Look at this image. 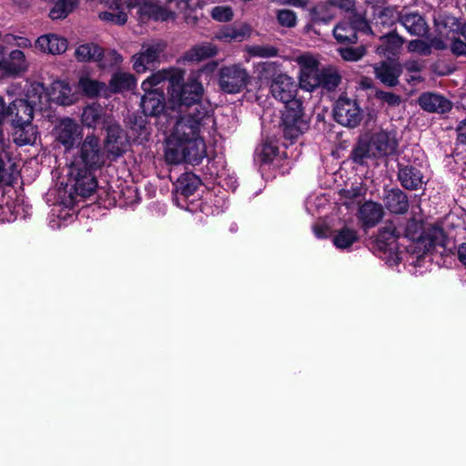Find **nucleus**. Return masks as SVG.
<instances>
[{
	"mask_svg": "<svg viewBox=\"0 0 466 466\" xmlns=\"http://www.w3.org/2000/svg\"><path fill=\"white\" fill-rule=\"evenodd\" d=\"M177 74L172 87H167V104L179 112L192 109L177 120L167 139L165 159L169 164L198 165L207 156L200 132L213 118L209 107L202 102L205 89L198 76L191 75L184 82V71L180 69Z\"/></svg>",
	"mask_w": 466,
	"mask_h": 466,
	"instance_id": "1",
	"label": "nucleus"
},
{
	"mask_svg": "<svg viewBox=\"0 0 466 466\" xmlns=\"http://www.w3.org/2000/svg\"><path fill=\"white\" fill-rule=\"evenodd\" d=\"M370 235L365 239L368 248L390 266L398 265L403 256L410 264L420 266V259L428 253L441 256L453 254L457 249L451 235Z\"/></svg>",
	"mask_w": 466,
	"mask_h": 466,
	"instance_id": "2",
	"label": "nucleus"
},
{
	"mask_svg": "<svg viewBox=\"0 0 466 466\" xmlns=\"http://www.w3.org/2000/svg\"><path fill=\"white\" fill-rule=\"evenodd\" d=\"M260 79L274 76L270 84L272 96L285 105L282 113V131L286 139L292 143L309 128V123L302 117V102L296 97L297 85L286 74L275 76L279 70L276 62H265L258 66Z\"/></svg>",
	"mask_w": 466,
	"mask_h": 466,
	"instance_id": "3",
	"label": "nucleus"
},
{
	"mask_svg": "<svg viewBox=\"0 0 466 466\" xmlns=\"http://www.w3.org/2000/svg\"><path fill=\"white\" fill-rule=\"evenodd\" d=\"M106 158L99 138L87 135L69 166V181L76 195L88 198L95 192L97 187L95 171L106 165Z\"/></svg>",
	"mask_w": 466,
	"mask_h": 466,
	"instance_id": "4",
	"label": "nucleus"
},
{
	"mask_svg": "<svg viewBox=\"0 0 466 466\" xmlns=\"http://www.w3.org/2000/svg\"><path fill=\"white\" fill-rule=\"evenodd\" d=\"M398 140L395 133L386 130L374 132L361 137L351 151V159L363 165L368 158L390 156L397 151Z\"/></svg>",
	"mask_w": 466,
	"mask_h": 466,
	"instance_id": "5",
	"label": "nucleus"
},
{
	"mask_svg": "<svg viewBox=\"0 0 466 466\" xmlns=\"http://www.w3.org/2000/svg\"><path fill=\"white\" fill-rule=\"evenodd\" d=\"M380 24L393 25L396 22L407 30L411 35L423 36L429 31V25L425 18L418 12L402 9L400 12L393 8H384L380 13Z\"/></svg>",
	"mask_w": 466,
	"mask_h": 466,
	"instance_id": "6",
	"label": "nucleus"
},
{
	"mask_svg": "<svg viewBox=\"0 0 466 466\" xmlns=\"http://www.w3.org/2000/svg\"><path fill=\"white\" fill-rule=\"evenodd\" d=\"M218 86L226 94H238L249 83V74L241 64L223 66L218 74Z\"/></svg>",
	"mask_w": 466,
	"mask_h": 466,
	"instance_id": "7",
	"label": "nucleus"
},
{
	"mask_svg": "<svg viewBox=\"0 0 466 466\" xmlns=\"http://www.w3.org/2000/svg\"><path fill=\"white\" fill-rule=\"evenodd\" d=\"M460 228L461 219L454 214H449L441 221L433 224L421 218H413L408 223L405 233H450Z\"/></svg>",
	"mask_w": 466,
	"mask_h": 466,
	"instance_id": "8",
	"label": "nucleus"
},
{
	"mask_svg": "<svg viewBox=\"0 0 466 466\" xmlns=\"http://www.w3.org/2000/svg\"><path fill=\"white\" fill-rule=\"evenodd\" d=\"M333 112L338 123L350 127H357L362 118L361 110L356 100L346 96H340L336 101Z\"/></svg>",
	"mask_w": 466,
	"mask_h": 466,
	"instance_id": "9",
	"label": "nucleus"
},
{
	"mask_svg": "<svg viewBox=\"0 0 466 466\" xmlns=\"http://www.w3.org/2000/svg\"><path fill=\"white\" fill-rule=\"evenodd\" d=\"M166 49V43L160 40L142 46L141 51L133 56V67L137 73H144L159 60Z\"/></svg>",
	"mask_w": 466,
	"mask_h": 466,
	"instance_id": "10",
	"label": "nucleus"
},
{
	"mask_svg": "<svg viewBox=\"0 0 466 466\" xmlns=\"http://www.w3.org/2000/svg\"><path fill=\"white\" fill-rule=\"evenodd\" d=\"M105 128L106 130V137L105 139L106 157L110 160H116L126 151L127 140L125 132L114 120L108 122Z\"/></svg>",
	"mask_w": 466,
	"mask_h": 466,
	"instance_id": "11",
	"label": "nucleus"
},
{
	"mask_svg": "<svg viewBox=\"0 0 466 466\" xmlns=\"http://www.w3.org/2000/svg\"><path fill=\"white\" fill-rule=\"evenodd\" d=\"M53 134L66 150L72 148L81 136L78 125L69 117L60 119L55 126Z\"/></svg>",
	"mask_w": 466,
	"mask_h": 466,
	"instance_id": "12",
	"label": "nucleus"
},
{
	"mask_svg": "<svg viewBox=\"0 0 466 466\" xmlns=\"http://www.w3.org/2000/svg\"><path fill=\"white\" fill-rule=\"evenodd\" d=\"M25 55L19 49L12 50L7 58L0 53V70L6 76H16L28 69Z\"/></svg>",
	"mask_w": 466,
	"mask_h": 466,
	"instance_id": "13",
	"label": "nucleus"
},
{
	"mask_svg": "<svg viewBox=\"0 0 466 466\" xmlns=\"http://www.w3.org/2000/svg\"><path fill=\"white\" fill-rule=\"evenodd\" d=\"M179 70V68L170 67L153 73L142 82L141 87L143 91H154L156 89L163 91L162 86L166 82H168V87H172L175 77L178 75Z\"/></svg>",
	"mask_w": 466,
	"mask_h": 466,
	"instance_id": "14",
	"label": "nucleus"
},
{
	"mask_svg": "<svg viewBox=\"0 0 466 466\" xmlns=\"http://www.w3.org/2000/svg\"><path fill=\"white\" fill-rule=\"evenodd\" d=\"M35 47L45 54L60 55L67 49V40L56 34H46L35 42Z\"/></svg>",
	"mask_w": 466,
	"mask_h": 466,
	"instance_id": "15",
	"label": "nucleus"
},
{
	"mask_svg": "<svg viewBox=\"0 0 466 466\" xmlns=\"http://www.w3.org/2000/svg\"><path fill=\"white\" fill-rule=\"evenodd\" d=\"M366 21L358 19L353 24L349 22H341L333 29V35L339 43L354 44L358 40L357 29L364 30L368 28Z\"/></svg>",
	"mask_w": 466,
	"mask_h": 466,
	"instance_id": "16",
	"label": "nucleus"
},
{
	"mask_svg": "<svg viewBox=\"0 0 466 466\" xmlns=\"http://www.w3.org/2000/svg\"><path fill=\"white\" fill-rule=\"evenodd\" d=\"M143 113L146 116H159L166 107V99L163 91H144L140 103Z\"/></svg>",
	"mask_w": 466,
	"mask_h": 466,
	"instance_id": "17",
	"label": "nucleus"
},
{
	"mask_svg": "<svg viewBox=\"0 0 466 466\" xmlns=\"http://www.w3.org/2000/svg\"><path fill=\"white\" fill-rule=\"evenodd\" d=\"M420 106L427 112L443 114L451 109V103L436 93H423L418 99Z\"/></svg>",
	"mask_w": 466,
	"mask_h": 466,
	"instance_id": "18",
	"label": "nucleus"
},
{
	"mask_svg": "<svg viewBox=\"0 0 466 466\" xmlns=\"http://www.w3.org/2000/svg\"><path fill=\"white\" fill-rule=\"evenodd\" d=\"M383 215L382 206L373 201H366L359 208L358 218L365 228L376 226Z\"/></svg>",
	"mask_w": 466,
	"mask_h": 466,
	"instance_id": "19",
	"label": "nucleus"
},
{
	"mask_svg": "<svg viewBox=\"0 0 466 466\" xmlns=\"http://www.w3.org/2000/svg\"><path fill=\"white\" fill-rule=\"evenodd\" d=\"M200 185V179L191 172L182 174L175 182L176 201L192 196Z\"/></svg>",
	"mask_w": 466,
	"mask_h": 466,
	"instance_id": "20",
	"label": "nucleus"
},
{
	"mask_svg": "<svg viewBox=\"0 0 466 466\" xmlns=\"http://www.w3.org/2000/svg\"><path fill=\"white\" fill-rule=\"evenodd\" d=\"M119 2L127 7H137V13L142 21L151 18L157 20L162 17L161 7L150 0H119Z\"/></svg>",
	"mask_w": 466,
	"mask_h": 466,
	"instance_id": "21",
	"label": "nucleus"
},
{
	"mask_svg": "<svg viewBox=\"0 0 466 466\" xmlns=\"http://www.w3.org/2000/svg\"><path fill=\"white\" fill-rule=\"evenodd\" d=\"M34 106L25 99H15L11 103V122L13 126L30 124L34 117Z\"/></svg>",
	"mask_w": 466,
	"mask_h": 466,
	"instance_id": "22",
	"label": "nucleus"
},
{
	"mask_svg": "<svg viewBox=\"0 0 466 466\" xmlns=\"http://www.w3.org/2000/svg\"><path fill=\"white\" fill-rule=\"evenodd\" d=\"M384 205L388 210L395 214H404L409 208L407 195L400 188L388 190L383 198Z\"/></svg>",
	"mask_w": 466,
	"mask_h": 466,
	"instance_id": "23",
	"label": "nucleus"
},
{
	"mask_svg": "<svg viewBox=\"0 0 466 466\" xmlns=\"http://www.w3.org/2000/svg\"><path fill=\"white\" fill-rule=\"evenodd\" d=\"M81 121L87 127H96L98 124L102 123L105 128L107 123L113 120L106 116L105 109L100 105L92 104L83 109Z\"/></svg>",
	"mask_w": 466,
	"mask_h": 466,
	"instance_id": "24",
	"label": "nucleus"
},
{
	"mask_svg": "<svg viewBox=\"0 0 466 466\" xmlns=\"http://www.w3.org/2000/svg\"><path fill=\"white\" fill-rule=\"evenodd\" d=\"M398 178L402 187L410 190L418 189L424 184L423 175L420 170L411 166L400 167Z\"/></svg>",
	"mask_w": 466,
	"mask_h": 466,
	"instance_id": "25",
	"label": "nucleus"
},
{
	"mask_svg": "<svg viewBox=\"0 0 466 466\" xmlns=\"http://www.w3.org/2000/svg\"><path fill=\"white\" fill-rule=\"evenodd\" d=\"M18 168L9 152L0 153V185H11L18 177Z\"/></svg>",
	"mask_w": 466,
	"mask_h": 466,
	"instance_id": "26",
	"label": "nucleus"
},
{
	"mask_svg": "<svg viewBox=\"0 0 466 466\" xmlns=\"http://www.w3.org/2000/svg\"><path fill=\"white\" fill-rule=\"evenodd\" d=\"M374 72L376 77L384 85L394 86L398 84L400 70L396 65L382 62L374 66Z\"/></svg>",
	"mask_w": 466,
	"mask_h": 466,
	"instance_id": "27",
	"label": "nucleus"
},
{
	"mask_svg": "<svg viewBox=\"0 0 466 466\" xmlns=\"http://www.w3.org/2000/svg\"><path fill=\"white\" fill-rule=\"evenodd\" d=\"M218 54V48L211 43H203L197 45L189 49L184 56V60L188 62H200L215 56Z\"/></svg>",
	"mask_w": 466,
	"mask_h": 466,
	"instance_id": "28",
	"label": "nucleus"
},
{
	"mask_svg": "<svg viewBox=\"0 0 466 466\" xmlns=\"http://www.w3.org/2000/svg\"><path fill=\"white\" fill-rule=\"evenodd\" d=\"M75 56L79 62H96L102 59L104 53L98 45L86 43L76 49Z\"/></svg>",
	"mask_w": 466,
	"mask_h": 466,
	"instance_id": "29",
	"label": "nucleus"
},
{
	"mask_svg": "<svg viewBox=\"0 0 466 466\" xmlns=\"http://www.w3.org/2000/svg\"><path fill=\"white\" fill-rule=\"evenodd\" d=\"M380 39L383 43L377 47L376 52L385 56H394L404 42V39L395 33H390Z\"/></svg>",
	"mask_w": 466,
	"mask_h": 466,
	"instance_id": "30",
	"label": "nucleus"
},
{
	"mask_svg": "<svg viewBox=\"0 0 466 466\" xmlns=\"http://www.w3.org/2000/svg\"><path fill=\"white\" fill-rule=\"evenodd\" d=\"M136 78L133 75L124 72H116L112 76L109 82V87L112 92L119 93L126 90H131L136 86Z\"/></svg>",
	"mask_w": 466,
	"mask_h": 466,
	"instance_id": "31",
	"label": "nucleus"
},
{
	"mask_svg": "<svg viewBox=\"0 0 466 466\" xmlns=\"http://www.w3.org/2000/svg\"><path fill=\"white\" fill-rule=\"evenodd\" d=\"M366 194V189L361 185L351 187L350 188L341 189L339 191V201L347 208L354 205H359Z\"/></svg>",
	"mask_w": 466,
	"mask_h": 466,
	"instance_id": "32",
	"label": "nucleus"
},
{
	"mask_svg": "<svg viewBox=\"0 0 466 466\" xmlns=\"http://www.w3.org/2000/svg\"><path fill=\"white\" fill-rule=\"evenodd\" d=\"M15 128L14 141L18 146L32 145L36 140V128L32 124L13 126Z\"/></svg>",
	"mask_w": 466,
	"mask_h": 466,
	"instance_id": "33",
	"label": "nucleus"
},
{
	"mask_svg": "<svg viewBox=\"0 0 466 466\" xmlns=\"http://www.w3.org/2000/svg\"><path fill=\"white\" fill-rule=\"evenodd\" d=\"M25 96L26 98L25 100L34 106L35 108L42 109L44 103L47 101V94L44 85L41 83L30 84Z\"/></svg>",
	"mask_w": 466,
	"mask_h": 466,
	"instance_id": "34",
	"label": "nucleus"
},
{
	"mask_svg": "<svg viewBox=\"0 0 466 466\" xmlns=\"http://www.w3.org/2000/svg\"><path fill=\"white\" fill-rule=\"evenodd\" d=\"M53 97L59 105H70L73 103L72 90L70 86L64 81H57L53 84Z\"/></svg>",
	"mask_w": 466,
	"mask_h": 466,
	"instance_id": "35",
	"label": "nucleus"
},
{
	"mask_svg": "<svg viewBox=\"0 0 466 466\" xmlns=\"http://www.w3.org/2000/svg\"><path fill=\"white\" fill-rule=\"evenodd\" d=\"M76 0H57L50 9L49 16L53 20L66 17L74 9Z\"/></svg>",
	"mask_w": 466,
	"mask_h": 466,
	"instance_id": "36",
	"label": "nucleus"
},
{
	"mask_svg": "<svg viewBox=\"0 0 466 466\" xmlns=\"http://www.w3.org/2000/svg\"><path fill=\"white\" fill-rule=\"evenodd\" d=\"M321 75V69L319 67L315 70L307 72H299V85L302 89L307 91H312L317 87H319V78Z\"/></svg>",
	"mask_w": 466,
	"mask_h": 466,
	"instance_id": "37",
	"label": "nucleus"
},
{
	"mask_svg": "<svg viewBox=\"0 0 466 466\" xmlns=\"http://www.w3.org/2000/svg\"><path fill=\"white\" fill-rule=\"evenodd\" d=\"M319 80V86L327 90H334L340 82V76L331 67L323 68Z\"/></svg>",
	"mask_w": 466,
	"mask_h": 466,
	"instance_id": "38",
	"label": "nucleus"
},
{
	"mask_svg": "<svg viewBox=\"0 0 466 466\" xmlns=\"http://www.w3.org/2000/svg\"><path fill=\"white\" fill-rule=\"evenodd\" d=\"M78 86L88 96H97L106 87L105 84L87 76L80 77Z\"/></svg>",
	"mask_w": 466,
	"mask_h": 466,
	"instance_id": "39",
	"label": "nucleus"
},
{
	"mask_svg": "<svg viewBox=\"0 0 466 466\" xmlns=\"http://www.w3.org/2000/svg\"><path fill=\"white\" fill-rule=\"evenodd\" d=\"M317 237L319 238L332 237L333 245L342 250L350 248L353 243L360 239L359 235H317Z\"/></svg>",
	"mask_w": 466,
	"mask_h": 466,
	"instance_id": "40",
	"label": "nucleus"
},
{
	"mask_svg": "<svg viewBox=\"0 0 466 466\" xmlns=\"http://www.w3.org/2000/svg\"><path fill=\"white\" fill-rule=\"evenodd\" d=\"M98 17L104 22L118 25H124L127 20V13L117 8L100 12Z\"/></svg>",
	"mask_w": 466,
	"mask_h": 466,
	"instance_id": "41",
	"label": "nucleus"
},
{
	"mask_svg": "<svg viewBox=\"0 0 466 466\" xmlns=\"http://www.w3.org/2000/svg\"><path fill=\"white\" fill-rule=\"evenodd\" d=\"M295 61L299 66L300 72L315 70L319 67V61L313 55L309 53H304L298 56L295 58Z\"/></svg>",
	"mask_w": 466,
	"mask_h": 466,
	"instance_id": "42",
	"label": "nucleus"
},
{
	"mask_svg": "<svg viewBox=\"0 0 466 466\" xmlns=\"http://www.w3.org/2000/svg\"><path fill=\"white\" fill-rule=\"evenodd\" d=\"M407 50L410 53L417 54L423 56L431 55V46H429V41H425L422 39L410 40L407 46Z\"/></svg>",
	"mask_w": 466,
	"mask_h": 466,
	"instance_id": "43",
	"label": "nucleus"
},
{
	"mask_svg": "<svg viewBox=\"0 0 466 466\" xmlns=\"http://www.w3.org/2000/svg\"><path fill=\"white\" fill-rule=\"evenodd\" d=\"M247 52L258 57H274L278 55V49L272 46H252L247 48Z\"/></svg>",
	"mask_w": 466,
	"mask_h": 466,
	"instance_id": "44",
	"label": "nucleus"
},
{
	"mask_svg": "<svg viewBox=\"0 0 466 466\" xmlns=\"http://www.w3.org/2000/svg\"><path fill=\"white\" fill-rule=\"evenodd\" d=\"M339 53L344 60L354 62L360 60L365 55V48L363 46L344 47L339 48Z\"/></svg>",
	"mask_w": 466,
	"mask_h": 466,
	"instance_id": "45",
	"label": "nucleus"
},
{
	"mask_svg": "<svg viewBox=\"0 0 466 466\" xmlns=\"http://www.w3.org/2000/svg\"><path fill=\"white\" fill-rule=\"evenodd\" d=\"M210 15L216 21L228 22L232 19L233 11L230 6L218 5L212 8Z\"/></svg>",
	"mask_w": 466,
	"mask_h": 466,
	"instance_id": "46",
	"label": "nucleus"
},
{
	"mask_svg": "<svg viewBox=\"0 0 466 466\" xmlns=\"http://www.w3.org/2000/svg\"><path fill=\"white\" fill-rule=\"evenodd\" d=\"M5 39L8 45L15 46L19 48L26 49L33 46L31 40L25 36L8 34L5 35Z\"/></svg>",
	"mask_w": 466,
	"mask_h": 466,
	"instance_id": "47",
	"label": "nucleus"
},
{
	"mask_svg": "<svg viewBox=\"0 0 466 466\" xmlns=\"http://www.w3.org/2000/svg\"><path fill=\"white\" fill-rule=\"evenodd\" d=\"M279 23L287 27H293L296 25L297 17L293 11L290 10H280L278 13Z\"/></svg>",
	"mask_w": 466,
	"mask_h": 466,
	"instance_id": "48",
	"label": "nucleus"
},
{
	"mask_svg": "<svg viewBox=\"0 0 466 466\" xmlns=\"http://www.w3.org/2000/svg\"><path fill=\"white\" fill-rule=\"evenodd\" d=\"M17 214L13 205L6 203L5 205H0V221L13 222L16 219Z\"/></svg>",
	"mask_w": 466,
	"mask_h": 466,
	"instance_id": "49",
	"label": "nucleus"
},
{
	"mask_svg": "<svg viewBox=\"0 0 466 466\" xmlns=\"http://www.w3.org/2000/svg\"><path fill=\"white\" fill-rule=\"evenodd\" d=\"M123 61V57L116 50H110L105 55V62L100 66H115L119 65Z\"/></svg>",
	"mask_w": 466,
	"mask_h": 466,
	"instance_id": "50",
	"label": "nucleus"
},
{
	"mask_svg": "<svg viewBox=\"0 0 466 466\" xmlns=\"http://www.w3.org/2000/svg\"><path fill=\"white\" fill-rule=\"evenodd\" d=\"M329 4L344 12H353L355 10L354 0H329Z\"/></svg>",
	"mask_w": 466,
	"mask_h": 466,
	"instance_id": "51",
	"label": "nucleus"
},
{
	"mask_svg": "<svg viewBox=\"0 0 466 466\" xmlns=\"http://www.w3.org/2000/svg\"><path fill=\"white\" fill-rule=\"evenodd\" d=\"M403 66L410 73L419 74L425 65L422 60L410 59L404 63Z\"/></svg>",
	"mask_w": 466,
	"mask_h": 466,
	"instance_id": "52",
	"label": "nucleus"
},
{
	"mask_svg": "<svg viewBox=\"0 0 466 466\" xmlns=\"http://www.w3.org/2000/svg\"><path fill=\"white\" fill-rule=\"evenodd\" d=\"M378 97L390 106H398L400 103V96L391 92H379Z\"/></svg>",
	"mask_w": 466,
	"mask_h": 466,
	"instance_id": "53",
	"label": "nucleus"
},
{
	"mask_svg": "<svg viewBox=\"0 0 466 466\" xmlns=\"http://www.w3.org/2000/svg\"><path fill=\"white\" fill-rule=\"evenodd\" d=\"M451 50L456 56H466V44L460 39H454L452 41Z\"/></svg>",
	"mask_w": 466,
	"mask_h": 466,
	"instance_id": "54",
	"label": "nucleus"
},
{
	"mask_svg": "<svg viewBox=\"0 0 466 466\" xmlns=\"http://www.w3.org/2000/svg\"><path fill=\"white\" fill-rule=\"evenodd\" d=\"M7 117H11V104L6 106L4 98L0 96V125L3 126Z\"/></svg>",
	"mask_w": 466,
	"mask_h": 466,
	"instance_id": "55",
	"label": "nucleus"
},
{
	"mask_svg": "<svg viewBox=\"0 0 466 466\" xmlns=\"http://www.w3.org/2000/svg\"><path fill=\"white\" fill-rule=\"evenodd\" d=\"M429 46H431V54L432 49L435 50H445L449 45L441 37H432L429 40Z\"/></svg>",
	"mask_w": 466,
	"mask_h": 466,
	"instance_id": "56",
	"label": "nucleus"
},
{
	"mask_svg": "<svg viewBox=\"0 0 466 466\" xmlns=\"http://www.w3.org/2000/svg\"><path fill=\"white\" fill-rule=\"evenodd\" d=\"M278 153L277 147L271 145H264L262 147L261 154L263 156V161L268 162L271 160V157L276 156Z\"/></svg>",
	"mask_w": 466,
	"mask_h": 466,
	"instance_id": "57",
	"label": "nucleus"
},
{
	"mask_svg": "<svg viewBox=\"0 0 466 466\" xmlns=\"http://www.w3.org/2000/svg\"><path fill=\"white\" fill-rule=\"evenodd\" d=\"M458 141L466 144V118L457 127Z\"/></svg>",
	"mask_w": 466,
	"mask_h": 466,
	"instance_id": "58",
	"label": "nucleus"
},
{
	"mask_svg": "<svg viewBox=\"0 0 466 466\" xmlns=\"http://www.w3.org/2000/svg\"><path fill=\"white\" fill-rule=\"evenodd\" d=\"M9 146V140L5 137L3 126L0 125V153L7 152Z\"/></svg>",
	"mask_w": 466,
	"mask_h": 466,
	"instance_id": "59",
	"label": "nucleus"
},
{
	"mask_svg": "<svg viewBox=\"0 0 466 466\" xmlns=\"http://www.w3.org/2000/svg\"><path fill=\"white\" fill-rule=\"evenodd\" d=\"M231 39L241 41L246 36V32L243 29L230 28Z\"/></svg>",
	"mask_w": 466,
	"mask_h": 466,
	"instance_id": "60",
	"label": "nucleus"
},
{
	"mask_svg": "<svg viewBox=\"0 0 466 466\" xmlns=\"http://www.w3.org/2000/svg\"><path fill=\"white\" fill-rule=\"evenodd\" d=\"M458 257L460 261L466 266V243H462L459 246Z\"/></svg>",
	"mask_w": 466,
	"mask_h": 466,
	"instance_id": "61",
	"label": "nucleus"
},
{
	"mask_svg": "<svg viewBox=\"0 0 466 466\" xmlns=\"http://www.w3.org/2000/svg\"><path fill=\"white\" fill-rule=\"evenodd\" d=\"M284 4H289L297 7H306L308 0H286Z\"/></svg>",
	"mask_w": 466,
	"mask_h": 466,
	"instance_id": "62",
	"label": "nucleus"
},
{
	"mask_svg": "<svg viewBox=\"0 0 466 466\" xmlns=\"http://www.w3.org/2000/svg\"><path fill=\"white\" fill-rule=\"evenodd\" d=\"M219 39L225 40V41H232L231 39V34H230V28L221 32L218 36Z\"/></svg>",
	"mask_w": 466,
	"mask_h": 466,
	"instance_id": "63",
	"label": "nucleus"
},
{
	"mask_svg": "<svg viewBox=\"0 0 466 466\" xmlns=\"http://www.w3.org/2000/svg\"><path fill=\"white\" fill-rule=\"evenodd\" d=\"M422 80V77L419 74H414L410 76V78L407 79L409 83H416L420 82Z\"/></svg>",
	"mask_w": 466,
	"mask_h": 466,
	"instance_id": "64",
	"label": "nucleus"
}]
</instances>
